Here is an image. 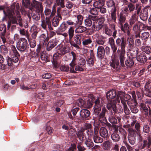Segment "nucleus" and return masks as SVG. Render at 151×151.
Masks as SVG:
<instances>
[{"label":"nucleus","mask_w":151,"mask_h":151,"mask_svg":"<svg viewBox=\"0 0 151 151\" xmlns=\"http://www.w3.org/2000/svg\"><path fill=\"white\" fill-rule=\"evenodd\" d=\"M104 4V1L102 0H99L94 2L93 5L95 8L99 9L103 6Z\"/></svg>","instance_id":"5701e85b"},{"label":"nucleus","mask_w":151,"mask_h":151,"mask_svg":"<svg viewBox=\"0 0 151 151\" xmlns=\"http://www.w3.org/2000/svg\"><path fill=\"white\" fill-rule=\"evenodd\" d=\"M84 130L83 128L79 129H78V132L77 134V136L79 138L83 135Z\"/></svg>","instance_id":"5fc2aeb1"},{"label":"nucleus","mask_w":151,"mask_h":151,"mask_svg":"<svg viewBox=\"0 0 151 151\" xmlns=\"http://www.w3.org/2000/svg\"><path fill=\"white\" fill-rule=\"evenodd\" d=\"M95 104L93 106V113L96 115H98L101 111V104L100 103L99 98V97H94L93 95L90 94L88 96L87 104L88 107L90 108L92 106V103Z\"/></svg>","instance_id":"f03ea898"},{"label":"nucleus","mask_w":151,"mask_h":151,"mask_svg":"<svg viewBox=\"0 0 151 151\" xmlns=\"http://www.w3.org/2000/svg\"><path fill=\"white\" fill-rule=\"evenodd\" d=\"M65 6L68 9H71L73 7V4L70 1H68L65 4Z\"/></svg>","instance_id":"e2e57ef3"},{"label":"nucleus","mask_w":151,"mask_h":151,"mask_svg":"<svg viewBox=\"0 0 151 151\" xmlns=\"http://www.w3.org/2000/svg\"><path fill=\"white\" fill-rule=\"evenodd\" d=\"M57 52L60 55H63L69 52V48L67 47H61L60 45H58L56 47Z\"/></svg>","instance_id":"1a4fd4ad"},{"label":"nucleus","mask_w":151,"mask_h":151,"mask_svg":"<svg viewBox=\"0 0 151 151\" xmlns=\"http://www.w3.org/2000/svg\"><path fill=\"white\" fill-rule=\"evenodd\" d=\"M81 36L80 35H77L74 37V39L76 43L80 45L81 43Z\"/></svg>","instance_id":"c9c22d12"},{"label":"nucleus","mask_w":151,"mask_h":151,"mask_svg":"<svg viewBox=\"0 0 151 151\" xmlns=\"http://www.w3.org/2000/svg\"><path fill=\"white\" fill-rule=\"evenodd\" d=\"M56 3L57 5L60 6L62 8L65 7V0H56Z\"/></svg>","instance_id":"8fccbe9b"},{"label":"nucleus","mask_w":151,"mask_h":151,"mask_svg":"<svg viewBox=\"0 0 151 151\" xmlns=\"http://www.w3.org/2000/svg\"><path fill=\"white\" fill-rule=\"evenodd\" d=\"M34 8L36 9V11L37 12V14H32L33 19L36 20L39 19L40 18V14H41L43 12V6L39 2L36 1H33L31 4V6L30 7V9L32 10Z\"/></svg>","instance_id":"20e7f679"},{"label":"nucleus","mask_w":151,"mask_h":151,"mask_svg":"<svg viewBox=\"0 0 151 151\" xmlns=\"http://www.w3.org/2000/svg\"><path fill=\"white\" fill-rule=\"evenodd\" d=\"M22 3L23 5L26 8H27L29 6H31V4L30 5V3L29 0H22ZM35 1L33 0V1ZM33 2L31 3H32Z\"/></svg>","instance_id":"de8ad7c7"},{"label":"nucleus","mask_w":151,"mask_h":151,"mask_svg":"<svg viewBox=\"0 0 151 151\" xmlns=\"http://www.w3.org/2000/svg\"><path fill=\"white\" fill-rule=\"evenodd\" d=\"M93 21L100 24H101V25H103V24L104 21V19L103 18H100L96 20H93Z\"/></svg>","instance_id":"0e129e2a"},{"label":"nucleus","mask_w":151,"mask_h":151,"mask_svg":"<svg viewBox=\"0 0 151 151\" xmlns=\"http://www.w3.org/2000/svg\"><path fill=\"white\" fill-rule=\"evenodd\" d=\"M77 103L78 106L80 107L82 106L85 104L84 101L81 99H79L77 101Z\"/></svg>","instance_id":"680f3d73"},{"label":"nucleus","mask_w":151,"mask_h":151,"mask_svg":"<svg viewBox=\"0 0 151 151\" xmlns=\"http://www.w3.org/2000/svg\"><path fill=\"white\" fill-rule=\"evenodd\" d=\"M126 65L127 67L132 66L134 64L133 60L132 59L130 58H128L125 61Z\"/></svg>","instance_id":"f704fd0d"},{"label":"nucleus","mask_w":151,"mask_h":151,"mask_svg":"<svg viewBox=\"0 0 151 151\" xmlns=\"http://www.w3.org/2000/svg\"><path fill=\"white\" fill-rule=\"evenodd\" d=\"M49 39L47 37H46L45 34H42L38 37V39L40 44H44V42L48 41Z\"/></svg>","instance_id":"aec40b11"},{"label":"nucleus","mask_w":151,"mask_h":151,"mask_svg":"<svg viewBox=\"0 0 151 151\" xmlns=\"http://www.w3.org/2000/svg\"><path fill=\"white\" fill-rule=\"evenodd\" d=\"M104 32L108 36H110L112 34V31L108 27H106L104 29Z\"/></svg>","instance_id":"bf43d9fd"},{"label":"nucleus","mask_w":151,"mask_h":151,"mask_svg":"<svg viewBox=\"0 0 151 151\" xmlns=\"http://www.w3.org/2000/svg\"><path fill=\"white\" fill-rule=\"evenodd\" d=\"M124 93L122 91H119L118 92V93L117 96H116V98L115 99V103L116 104L117 103L120 102V99L119 97L121 100V102L122 103H123L124 99Z\"/></svg>","instance_id":"2eb2a0df"},{"label":"nucleus","mask_w":151,"mask_h":151,"mask_svg":"<svg viewBox=\"0 0 151 151\" xmlns=\"http://www.w3.org/2000/svg\"><path fill=\"white\" fill-rule=\"evenodd\" d=\"M111 145V143L110 141H106L103 143L102 146L104 150H107L110 148Z\"/></svg>","instance_id":"a878e982"},{"label":"nucleus","mask_w":151,"mask_h":151,"mask_svg":"<svg viewBox=\"0 0 151 151\" xmlns=\"http://www.w3.org/2000/svg\"><path fill=\"white\" fill-rule=\"evenodd\" d=\"M142 51L147 54H150L151 53V48L150 47L144 46L142 47Z\"/></svg>","instance_id":"72a5a7b5"},{"label":"nucleus","mask_w":151,"mask_h":151,"mask_svg":"<svg viewBox=\"0 0 151 151\" xmlns=\"http://www.w3.org/2000/svg\"><path fill=\"white\" fill-rule=\"evenodd\" d=\"M60 69L61 70L66 72L69 70V67L65 65L61 66L60 67Z\"/></svg>","instance_id":"69168bd1"},{"label":"nucleus","mask_w":151,"mask_h":151,"mask_svg":"<svg viewBox=\"0 0 151 151\" xmlns=\"http://www.w3.org/2000/svg\"><path fill=\"white\" fill-rule=\"evenodd\" d=\"M85 144L87 147H92L93 146V143L90 138H88L85 142Z\"/></svg>","instance_id":"c03bdc74"},{"label":"nucleus","mask_w":151,"mask_h":151,"mask_svg":"<svg viewBox=\"0 0 151 151\" xmlns=\"http://www.w3.org/2000/svg\"><path fill=\"white\" fill-rule=\"evenodd\" d=\"M139 17L143 21L146 20L148 18V10L147 8H145L140 13Z\"/></svg>","instance_id":"4468645a"},{"label":"nucleus","mask_w":151,"mask_h":151,"mask_svg":"<svg viewBox=\"0 0 151 151\" xmlns=\"http://www.w3.org/2000/svg\"><path fill=\"white\" fill-rule=\"evenodd\" d=\"M92 42V40L90 38L85 39L82 42L83 45L86 47H89L90 45Z\"/></svg>","instance_id":"2f4dec72"},{"label":"nucleus","mask_w":151,"mask_h":151,"mask_svg":"<svg viewBox=\"0 0 151 151\" xmlns=\"http://www.w3.org/2000/svg\"><path fill=\"white\" fill-rule=\"evenodd\" d=\"M94 36L96 41L100 39H103V36L98 33H96L94 35Z\"/></svg>","instance_id":"338daca9"},{"label":"nucleus","mask_w":151,"mask_h":151,"mask_svg":"<svg viewBox=\"0 0 151 151\" xmlns=\"http://www.w3.org/2000/svg\"><path fill=\"white\" fill-rule=\"evenodd\" d=\"M100 134L101 136L107 138L108 137V132L107 129L104 127L101 128L100 129Z\"/></svg>","instance_id":"a211bd4d"},{"label":"nucleus","mask_w":151,"mask_h":151,"mask_svg":"<svg viewBox=\"0 0 151 151\" xmlns=\"http://www.w3.org/2000/svg\"><path fill=\"white\" fill-rule=\"evenodd\" d=\"M75 19H74V21L75 22V24H79L81 25L82 24L83 17L80 15H77L76 17H75Z\"/></svg>","instance_id":"4be33fe9"},{"label":"nucleus","mask_w":151,"mask_h":151,"mask_svg":"<svg viewBox=\"0 0 151 151\" xmlns=\"http://www.w3.org/2000/svg\"><path fill=\"white\" fill-rule=\"evenodd\" d=\"M86 29L87 28L84 26H79L76 29L75 32L78 33H81L86 31Z\"/></svg>","instance_id":"bb28decb"},{"label":"nucleus","mask_w":151,"mask_h":151,"mask_svg":"<svg viewBox=\"0 0 151 151\" xmlns=\"http://www.w3.org/2000/svg\"><path fill=\"white\" fill-rule=\"evenodd\" d=\"M144 93L146 96L151 97V86L150 85L148 88L145 89Z\"/></svg>","instance_id":"a19ab883"},{"label":"nucleus","mask_w":151,"mask_h":151,"mask_svg":"<svg viewBox=\"0 0 151 151\" xmlns=\"http://www.w3.org/2000/svg\"><path fill=\"white\" fill-rule=\"evenodd\" d=\"M128 130L129 135L128 138L129 142L132 145H133L135 142L137 132L135 130L132 129H129Z\"/></svg>","instance_id":"0eeeda50"},{"label":"nucleus","mask_w":151,"mask_h":151,"mask_svg":"<svg viewBox=\"0 0 151 151\" xmlns=\"http://www.w3.org/2000/svg\"><path fill=\"white\" fill-rule=\"evenodd\" d=\"M106 97L108 100L107 107L109 110L112 109L114 112L116 111V106L115 103V99H114L116 96V92L114 90H110L106 93Z\"/></svg>","instance_id":"7ed1b4c3"},{"label":"nucleus","mask_w":151,"mask_h":151,"mask_svg":"<svg viewBox=\"0 0 151 151\" xmlns=\"http://www.w3.org/2000/svg\"><path fill=\"white\" fill-rule=\"evenodd\" d=\"M12 52L15 55L19 56V54L18 53L17 49L15 46L12 45L11 47Z\"/></svg>","instance_id":"13d9d810"},{"label":"nucleus","mask_w":151,"mask_h":151,"mask_svg":"<svg viewBox=\"0 0 151 151\" xmlns=\"http://www.w3.org/2000/svg\"><path fill=\"white\" fill-rule=\"evenodd\" d=\"M126 55V52L125 49H122L121 52L119 55V59L120 62L122 66H124V61L125 59Z\"/></svg>","instance_id":"f8f14e48"},{"label":"nucleus","mask_w":151,"mask_h":151,"mask_svg":"<svg viewBox=\"0 0 151 151\" xmlns=\"http://www.w3.org/2000/svg\"><path fill=\"white\" fill-rule=\"evenodd\" d=\"M103 26V25H101L94 21L93 22L92 27L97 31L99 30L102 28Z\"/></svg>","instance_id":"cd10ccee"},{"label":"nucleus","mask_w":151,"mask_h":151,"mask_svg":"<svg viewBox=\"0 0 151 151\" xmlns=\"http://www.w3.org/2000/svg\"><path fill=\"white\" fill-rule=\"evenodd\" d=\"M146 29L148 30H151V26L146 25L141 22H139L133 26L132 30L136 33L141 32Z\"/></svg>","instance_id":"39448f33"},{"label":"nucleus","mask_w":151,"mask_h":151,"mask_svg":"<svg viewBox=\"0 0 151 151\" xmlns=\"http://www.w3.org/2000/svg\"><path fill=\"white\" fill-rule=\"evenodd\" d=\"M92 126L91 124L86 123V124L84 126V128L83 129L84 130H86L87 131L90 129H92Z\"/></svg>","instance_id":"052dcab7"},{"label":"nucleus","mask_w":151,"mask_h":151,"mask_svg":"<svg viewBox=\"0 0 151 151\" xmlns=\"http://www.w3.org/2000/svg\"><path fill=\"white\" fill-rule=\"evenodd\" d=\"M96 8H89V12L92 14L93 15H97L98 14V12Z\"/></svg>","instance_id":"49530a36"},{"label":"nucleus","mask_w":151,"mask_h":151,"mask_svg":"<svg viewBox=\"0 0 151 151\" xmlns=\"http://www.w3.org/2000/svg\"><path fill=\"white\" fill-rule=\"evenodd\" d=\"M106 5L108 7H111L115 6V3L112 0H109L106 2Z\"/></svg>","instance_id":"603ef678"},{"label":"nucleus","mask_w":151,"mask_h":151,"mask_svg":"<svg viewBox=\"0 0 151 151\" xmlns=\"http://www.w3.org/2000/svg\"><path fill=\"white\" fill-rule=\"evenodd\" d=\"M20 34L22 35H24L26 37L28 41H29V34L27 31L24 29H20L19 30Z\"/></svg>","instance_id":"c85d7f7f"},{"label":"nucleus","mask_w":151,"mask_h":151,"mask_svg":"<svg viewBox=\"0 0 151 151\" xmlns=\"http://www.w3.org/2000/svg\"><path fill=\"white\" fill-rule=\"evenodd\" d=\"M116 43L117 45L120 46L121 50L125 48L126 42L124 41L123 38H122V40L119 38L117 39L116 41Z\"/></svg>","instance_id":"dca6fc26"},{"label":"nucleus","mask_w":151,"mask_h":151,"mask_svg":"<svg viewBox=\"0 0 151 151\" xmlns=\"http://www.w3.org/2000/svg\"><path fill=\"white\" fill-rule=\"evenodd\" d=\"M128 41V46L130 49H132L134 46V40L132 37H128L127 39Z\"/></svg>","instance_id":"37998d69"},{"label":"nucleus","mask_w":151,"mask_h":151,"mask_svg":"<svg viewBox=\"0 0 151 151\" xmlns=\"http://www.w3.org/2000/svg\"><path fill=\"white\" fill-rule=\"evenodd\" d=\"M67 24L65 22H63L56 30V32L58 35L61 34V33L65 31L67 29Z\"/></svg>","instance_id":"ddd939ff"},{"label":"nucleus","mask_w":151,"mask_h":151,"mask_svg":"<svg viewBox=\"0 0 151 151\" xmlns=\"http://www.w3.org/2000/svg\"><path fill=\"white\" fill-rule=\"evenodd\" d=\"M125 16L122 13H120L119 19V24H122L125 22Z\"/></svg>","instance_id":"e433bc0d"},{"label":"nucleus","mask_w":151,"mask_h":151,"mask_svg":"<svg viewBox=\"0 0 151 151\" xmlns=\"http://www.w3.org/2000/svg\"><path fill=\"white\" fill-rule=\"evenodd\" d=\"M105 49L102 46H99L97 48V56L98 58L102 59L104 58L105 55Z\"/></svg>","instance_id":"9b49d317"},{"label":"nucleus","mask_w":151,"mask_h":151,"mask_svg":"<svg viewBox=\"0 0 151 151\" xmlns=\"http://www.w3.org/2000/svg\"><path fill=\"white\" fill-rule=\"evenodd\" d=\"M109 120L110 122L113 124H115L117 122V120L113 116L110 117Z\"/></svg>","instance_id":"6e6d98bb"},{"label":"nucleus","mask_w":151,"mask_h":151,"mask_svg":"<svg viewBox=\"0 0 151 151\" xmlns=\"http://www.w3.org/2000/svg\"><path fill=\"white\" fill-rule=\"evenodd\" d=\"M0 51L1 53L4 55L8 52V50L4 45H2L0 46Z\"/></svg>","instance_id":"a18cd8bd"},{"label":"nucleus","mask_w":151,"mask_h":151,"mask_svg":"<svg viewBox=\"0 0 151 151\" xmlns=\"http://www.w3.org/2000/svg\"><path fill=\"white\" fill-rule=\"evenodd\" d=\"M60 18V17L58 15L54 17L52 22L53 26L56 27L58 25Z\"/></svg>","instance_id":"b1692460"},{"label":"nucleus","mask_w":151,"mask_h":151,"mask_svg":"<svg viewBox=\"0 0 151 151\" xmlns=\"http://www.w3.org/2000/svg\"><path fill=\"white\" fill-rule=\"evenodd\" d=\"M111 137L112 139L114 142L118 141L120 139L119 134L116 132H114L112 134Z\"/></svg>","instance_id":"473e14b6"},{"label":"nucleus","mask_w":151,"mask_h":151,"mask_svg":"<svg viewBox=\"0 0 151 151\" xmlns=\"http://www.w3.org/2000/svg\"><path fill=\"white\" fill-rule=\"evenodd\" d=\"M150 36V34L148 32H144L141 34V38L143 40H147Z\"/></svg>","instance_id":"4c0bfd02"},{"label":"nucleus","mask_w":151,"mask_h":151,"mask_svg":"<svg viewBox=\"0 0 151 151\" xmlns=\"http://www.w3.org/2000/svg\"><path fill=\"white\" fill-rule=\"evenodd\" d=\"M92 24V22L91 20L89 18L86 19L85 20V24L86 27H89L91 26Z\"/></svg>","instance_id":"3c124183"},{"label":"nucleus","mask_w":151,"mask_h":151,"mask_svg":"<svg viewBox=\"0 0 151 151\" xmlns=\"http://www.w3.org/2000/svg\"><path fill=\"white\" fill-rule=\"evenodd\" d=\"M108 43L110 45L113 53H114L116 50L117 48L115 46L114 39L112 37H110L109 38Z\"/></svg>","instance_id":"f3484780"},{"label":"nucleus","mask_w":151,"mask_h":151,"mask_svg":"<svg viewBox=\"0 0 151 151\" xmlns=\"http://www.w3.org/2000/svg\"><path fill=\"white\" fill-rule=\"evenodd\" d=\"M136 21V14H134L131 17V18L129 19V25L131 26H132L133 25L135 24V23ZM137 23L135 24H136Z\"/></svg>","instance_id":"7c9ffc66"},{"label":"nucleus","mask_w":151,"mask_h":151,"mask_svg":"<svg viewBox=\"0 0 151 151\" xmlns=\"http://www.w3.org/2000/svg\"><path fill=\"white\" fill-rule=\"evenodd\" d=\"M116 55L114 53H113L111 57V61L110 62V65L113 68H117L119 66V62L116 59Z\"/></svg>","instance_id":"6e6552de"},{"label":"nucleus","mask_w":151,"mask_h":151,"mask_svg":"<svg viewBox=\"0 0 151 151\" xmlns=\"http://www.w3.org/2000/svg\"><path fill=\"white\" fill-rule=\"evenodd\" d=\"M88 64L91 66L93 65L94 62V59L92 57L88 58L87 60Z\"/></svg>","instance_id":"4d7b16f0"},{"label":"nucleus","mask_w":151,"mask_h":151,"mask_svg":"<svg viewBox=\"0 0 151 151\" xmlns=\"http://www.w3.org/2000/svg\"><path fill=\"white\" fill-rule=\"evenodd\" d=\"M80 115L83 118H88L90 116V112L88 110L82 109L80 112Z\"/></svg>","instance_id":"412c9836"},{"label":"nucleus","mask_w":151,"mask_h":151,"mask_svg":"<svg viewBox=\"0 0 151 151\" xmlns=\"http://www.w3.org/2000/svg\"><path fill=\"white\" fill-rule=\"evenodd\" d=\"M144 144L142 146V148H144L146 147L147 144V145L148 148H149L151 144V138L148 137L147 138V140H145L144 141Z\"/></svg>","instance_id":"c756f323"},{"label":"nucleus","mask_w":151,"mask_h":151,"mask_svg":"<svg viewBox=\"0 0 151 151\" xmlns=\"http://www.w3.org/2000/svg\"><path fill=\"white\" fill-rule=\"evenodd\" d=\"M111 17L112 20H113L114 22L116 19V9L114 8L113 10L112 11L111 13Z\"/></svg>","instance_id":"09e8293b"},{"label":"nucleus","mask_w":151,"mask_h":151,"mask_svg":"<svg viewBox=\"0 0 151 151\" xmlns=\"http://www.w3.org/2000/svg\"><path fill=\"white\" fill-rule=\"evenodd\" d=\"M20 7L19 4L17 3L15 5L13 4L11 5L9 9L7 11L6 13L4 11H3L5 15L8 16L9 18V20L8 22L7 28L9 29L12 24H18L17 18L14 16L16 15L18 18V24L21 27H22V24L21 22L22 19L19 14Z\"/></svg>","instance_id":"f257e3e1"},{"label":"nucleus","mask_w":151,"mask_h":151,"mask_svg":"<svg viewBox=\"0 0 151 151\" xmlns=\"http://www.w3.org/2000/svg\"><path fill=\"white\" fill-rule=\"evenodd\" d=\"M74 30L72 27H70L68 30V33L69 36V42H70L72 39L74 35Z\"/></svg>","instance_id":"58836bf2"},{"label":"nucleus","mask_w":151,"mask_h":151,"mask_svg":"<svg viewBox=\"0 0 151 151\" xmlns=\"http://www.w3.org/2000/svg\"><path fill=\"white\" fill-rule=\"evenodd\" d=\"M78 151H84L85 148L81 145L78 144L77 146Z\"/></svg>","instance_id":"774afa93"},{"label":"nucleus","mask_w":151,"mask_h":151,"mask_svg":"<svg viewBox=\"0 0 151 151\" xmlns=\"http://www.w3.org/2000/svg\"><path fill=\"white\" fill-rule=\"evenodd\" d=\"M27 45V40L24 38H21L17 43V47L20 51H24Z\"/></svg>","instance_id":"423d86ee"},{"label":"nucleus","mask_w":151,"mask_h":151,"mask_svg":"<svg viewBox=\"0 0 151 151\" xmlns=\"http://www.w3.org/2000/svg\"><path fill=\"white\" fill-rule=\"evenodd\" d=\"M93 139L94 142L97 143H101L103 141L102 139L96 135L93 136Z\"/></svg>","instance_id":"79ce46f5"},{"label":"nucleus","mask_w":151,"mask_h":151,"mask_svg":"<svg viewBox=\"0 0 151 151\" xmlns=\"http://www.w3.org/2000/svg\"><path fill=\"white\" fill-rule=\"evenodd\" d=\"M106 111V110L105 108H102L101 112L100 113L99 117V120L101 123L105 124L106 122V119L105 116Z\"/></svg>","instance_id":"9d476101"},{"label":"nucleus","mask_w":151,"mask_h":151,"mask_svg":"<svg viewBox=\"0 0 151 151\" xmlns=\"http://www.w3.org/2000/svg\"><path fill=\"white\" fill-rule=\"evenodd\" d=\"M136 59L138 61L141 62H144L147 60V58L143 54L140 55H138L137 56Z\"/></svg>","instance_id":"393cba45"},{"label":"nucleus","mask_w":151,"mask_h":151,"mask_svg":"<svg viewBox=\"0 0 151 151\" xmlns=\"http://www.w3.org/2000/svg\"><path fill=\"white\" fill-rule=\"evenodd\" d=\"M121 29L124 33H126V30L129 29V25L126 22L123 25L122 24H121Z\"/></svg>","instance_id":"ea45409f"},{"label":"nucleus","mask_w":151,"mask_h":151,"mask_svg":"<svg viewBox=\"0 0 151 151\" xmlns=\"http://www.w3.org/2000/svg\"><path fill=\"white\" fill-rule=\"evenodd\" d=\"M57 45V42L55 40H52L48 43L47 45V49L48 51L50 50Z\"/></svg>","instance_id":"6ab92c4d"},{"label":"nucleus","mask_w":151,"mask_h":151,"mask_svg":"<svg viewBox=\"0 0 151 151\" xmlns=\"http://www.w3.org/2000/svg\"><path fill=\"white\" fill-rule=\"evenodd\" d=\"M86 133L88 138H91L93 135L94 132L93 129L86 131Z\"/></svg>","instance_id":"864d4df0"}]
</instances>
